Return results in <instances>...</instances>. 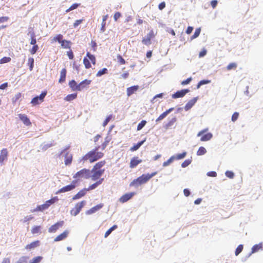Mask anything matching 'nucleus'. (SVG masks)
Masks as SVG:
<instances>
[{
    "mask_svg": "<svg viewBox=\"0 0 263 263\" xmlns=\"http://www.w3.org/2000/svg\"><path fill=\"white\" fill-rule=\"evenodd\" d=\"M157 173V172H155L152 174L148 173L147 174H143L131 182L129 185L130 186H135L137 187L141 184L147 182L151 178L155 176Z\"/></svg>",
    "mask_w": 263,
    "mask_h": 263,
    "instance_id": "obj_1",
    "label": "nucleus"
},
{
    "mask_svg": "<svg viewBox=\"0 0 263 263\" xmlns=\"http://www.w3.org/2000/svg\"><path fill=\"white\" fill-rule=\"evenodd\" d=\"M99 148V146L96 147L94 149L88 152L82 158V160L84 161L89 160L90 162L92 163L102 158L103 154L98 152Z\"/></svg>",
    "mask_w": 263,
    "mask_h": 263,
    "instance_id": "obj_2",
    "label": "nucleus"
},
{
    "mask_svg": "<svg viewBox=\"0 0 263 263\" xmlns=\"http://www.w3.org/2000/svg\"><path fill=\"white\" fill-rule=\"evenodd\" d=\"M69 148V146H67L64 149L61 150L60 153L58 155L59 157H61L63 155H64L65 157V164L66 165H68L71 163L72 162V155L69 154L68 152H66V151Z\"/></svg>",
    "mask_w": 263,
    "mask_h": 263,
    "instance_id": "obj_3",
    "label": "nucleus"
},
{
    "mask_svg": "<svg viewBox=\"0 0 263 263\" xmlns=\"http://www.w3.org/2000/svg\"><path fill=\"white\" fill-rule=\"evenodd\" d=\"M90 177V171L86 168H83L78 172L74 176V178H83L88 179Z\"/></svg>",
    "mask_w": 263,
    "mask_h": 263,
    "instance_id": "obj_4",
    "label": "nucleus"
},
{
    "mask_svg": "<svg viewBox=\"0 0 263 263\" xmlns=\"http://www.w3.org/2000/svg\"><path fill=\"white\" fill-rule=\"evenodd\" d=\"M86 201L85 200L77 203L76 204L74 208L71 210V214L74 216H77L80 213V212L83 208V206L86 204Z\"/></svg>",
    "mask_w": 263,
    "mask_h": 263,
    "instance_id": "obj_5",
    "label": "nucleus"
},
{
    "mask_svg": "<svg viewBox=\"0 0 263 263\" xmlns=\"http://www.w3.org/2000/svg\"><path fill=\"white\" fill-rule=\"evenodd\" d=\"M76 183H77L76 180L72 181V182L70 184H68L65 186H64V187H62L61 189H60L59 190H58L56 192V194H60L62 193H65V192L72 191L76 187Z\"/></svg>",
    "mask_w": 263,
    "mask_h": 263,
    "instance_id": "obj_6",
    "label": "nucleus"
},
{
    "mask_svg": "<svg viewBox=\"0 0 263 263\" xmlns=\"http://www.w3.org/2000/svg\"><path fill=\"white\" fill-rule=\"evenodd\" d=\"M155 36L153 30H151L150 32L145 36L142 40L143 44L146 46H149L151 44V39L154 38Z\"/></svg>",
    "mask_w": 263,
    "mask_h": 263,
    "instance_id": "obj_7",
    "label": "nucleus"
},
{
    "mask_svg": "<svg viewBox=\"0 0 263 263\" xmlns=\"http://www.w3.org/2000/svg\"><path fill=\"white\" fill-rule=\"evenodd\" d=\"M190 91L188 89H182L176 91L175 93L172 95V98L173 99H177L179 98H182L184 97L187 93Z\"/></svg>",
    "mask_w": 263,
    "mask_h": 263,
    "instance_id": "obj_8",
    "label": "nucleus"
},
{
    "mask_svg": "<svg viewBox=\"0 0 263 263\" xmlns=\"http://www.w3.org/2000/svg\"><path fill=\"white\" fill-rule=\"evenodd\" d=\"M64 221H61L57 222L51 226L48 232L49 233H55L60 228L62 227L63 225Z\"/></svg>",
    "mask_w": 263,
    "mask_h": 263,
    "instance_id": "obj_9",
    "label": "nucleus"
},
{
    "mask_svg": "<svg viewBox=\"0 0 263 263\" xmlns=\"http://www.w3.org/2000/svg\"><path fill=\"white\" fill-rule=\"evenodd\" d=\"M135 195V192H131L129 193L125 194L122 196L120 199L119 201L120 202L124 203L127 202L128 200L130 199L134 195Z\"/></svg>",
    "mask_w": 263,
    "mask_h": 263,
    "instance_id": "obj_10",
    "label": "nucleus"
},
{
    "mask_svg": "<svg viewBox=\"0 0 263 263\" xmlns=\"http://www.w3.org/2000/svg\"><path fill=\"white\" fill-rule=\"evenodd\" d=\"M104 172V169L94 171L93 172H92L93 174L91 176V179L94 181L97 180L103 175Z\"/></svg>",
    "mask_w": 263,
    "mask_h": 263,
    "instance_id": "obj_11",
    "label": "nucleus"
},
{
    "mask_svg": "<svg viewBox=\"0 0 263 263\" xmlns=\"http://www.w3.org/2000/svg\"><path fill=\"white\" fill-rule=\"evenodd\" d=\"M102 207H103L102 204H99L91 208L90 209L86 211V214L89 215L93 214V213H96L97 211L100 210Z\"/></svg>",
    "mask_w": 263,
    "mask_h": 263,
    "instance_id": "obj_12",
    "label": "nucleus"
},
{
    "mask_svg": "<svg viewBox=\"0 0 263 263\" xmlns=\"http://www.w3.org/2000/svg\"><path fill=\"white\" fill-rule=\"evenodd\" d=\"M91 80L87 79L82 81L78 84V88H77L78 91H81L83 89L85 88L86 86L89 85L91 83Z\"/></svg>",
    "mask_w": 263,
    "mask_h": 263,
    "instance_id": "obj_13",
    "label": "nucleus"
},
{
    "mask_svg": "<svg viewBox=\"0 0 263 263\" xmlns=\"http://www.w3.org/2000/svg\"><path fill=\"white\" fill-rule=\"evenodd\" d=\"M198 99L197 97H195L190 101H189L184 106V109L186 111H187L190 109H191L194 105L195 104V103L197 102Z\"/></svg>",
    "mask_w": 263,
    "mask_h": 263,
    "instance_id": "obj_14",
    "label": "nucleus"
},
{
    "mask_svg": "<svg viewBox=\"0 0 263 263\" xmlns=\"http://www.w3.org/2000/svg\"><path fill=\"white\" fill-rule=\"evenodd\" d=\"M142 162V160L139 159L138 157H133L130 162V167L134 168Z\"/></svg>",
    "mask_w": 263,
    "mask_h": 263,
    "instance_id": "obj_15",
    "label": "nucleus"
},
{
    "mask_svg": "<svg viewBox=\"0 0 263 263\" xmlns=\"http://www.w3.org/2000/svg\"><path fill=\"white\" fill-rule=\"evenodd\" d=\"M8 152L7 149L4 148L1 151L0 154V163L2 165L4 161L7 158Z\"/></svg>",
    "mask_w": 263,
    "mask_h": 263,
    "instance_id": "obj_16",
    "label": "nucleus"
},
{
    "mask_svg": "<svg viewBox=\"0 0 263 263\" xmlns=\"http://www.w3.org/2000/svg\"><path fill=\"white\" fill-rule=\"evenodd\" d=\"M138 85H134L127 88V95L128 97L130 96L134 93H135L136 91L139 89Z\"/></svg>",
    "mask_w": 263,
    "mask_h": 263,
    "instance_id": "obj_17",
    "label": "nucleus"
},
{
    "mask_svg": "<svg viewBox=\"0 0 263 263\" xmlns=\"http://www.w3.org/2000/svg\"><path fill=\"white\" fill-rule=\"evenodd\" d=\"M68 234H69V232L68 231L66 230L64 232L61 233L60 235L57 236L54 238V241H59L65 239L67 237Z\"/></svg>",
    "mask_w": 263,
    "mask_h": 263,
    "instance_id": "obj_18",
    "label": "nucleus"
},
{
    "mask_svg": "<svg viewBox=\"0 0 263 263\" xmlns=\"http://www.w3.org/2000/svg\"><path fill=\"white\" fill-rule=\"evenodd\" d=\"M86 189L81 190L72 197V200H77L83 197L86 194Z\"/></svg>",
    "mask_w": 263,
    "mask_h": 263,
    "instance_id": "obj_19",
    "label": "nucleus"
},
{
    "mask_svg": "<svg viewBox=\"0 0 263 263\" xmlns=\"http://www.w3.org/2000/svg\"><path fill=\"white\" fill-rule=\"evenodd\" d=\"M20 119L26 125H29L31 124V122L27 117V116L25 115L20 114L19 115Z\"/></svg>",
    "mask_w": 263,
    "mask_h": 263,
    "instance_id": "obj_20",
    "label": "nucleus"
},
{
    "mask_svg": "<svg viewBox=\"0 0 263 263\" xmlns=\"http://www.w3.org/2000/svg\"><path fill=\"white\" fill-rule=\"evenodd\" d=\"M66 76V69L65 68H63L60 72V78L59 80V82L60 83H62L65 81Z\"/></svg>",
    "mask_w": 263,
    "mask_h": 263,
    "instance_id": "obj_21",
    "label": "nucleus"
},
{
    "mask_svg": "<svg viewBox=\"0 0 263 263\" xmlns=\"http://www.w3.org/2000/svg\"><path fill=\"white\" fill-rule=\"evenodd\" d=\"M262 246L263 245L262 242L254 245L251 249V253H254L258 252L260 250H262Z\"/></svg>",
    "mask_w": 263,
    "mask_h": 263,
    "instance_id": "obj_22",
    "label": "nucleus"
},
{
    "mask_svg": "<svg viewBox=\"0 0 263 263\" xmlns=\"http://www.w3.org/2000/svg\"><path fill=\"white\" fill-rule=\"evenodd\" d=\"M105 164V161H101L98 163H97L93 166V168L91 170V172H93L95 170H99L100 168L103 167Z\"/></svg>",
    "mask_w": 263,
    "mask_h": 263,
    "instance_id": "obj_23",
    "label": "nucleus"
},
{
    "mask_svg": "<svg viewBox=\"0 0 263 263\" xmlns=\"http://www.w3.org/2000/svg\"><path fill=\"white\" fill-rule=\"evenodd\" d=\"M176 121H177L176 117H173L172 119H171L169 120L168 123H167L166 124H165L164 125V127L166 129L169 128L170 127H171V126H172L173 125V124L176 122Z\"/></svg>",
    "mask_w": 263,
    "mask_h": 263,
    "instance_id": "obj_24",
    "label": "nucleus"
},
{
    "mask_svg": "<svg viewBox=\"0 0 263 263\" xmlns=\"http://www.w3.org/2000/svg\"><path fill=\"white\" fill-rule=\"evenodd\" d=\"M145 141L146 139L145 138L143 140L138 142L137 144L130 147V151L134 152L138 150Z\"/></svg>",
    "mask_w": 263,
    "mask_h": 263,
    "instance_id": "obj_25",
    "label": "nucleus"
},
{
    "mask_svg": "<svg viewBox=\"0 0 263 263\" xmlns=\"http://www.w3.org/2000/svg\"><path fill=\"white\" fill-rule=\"evenodd\" d=\"M39 245H40V241L39 240H36V241L31 242V243H30L29 245H27L25 247V248L26 249L31 250V249H34V248L38 247L39 246Z\"/></svg>",
    "mask_w": 263,
    "mask_h": 263,
    "instance_id": "obj_26",
    "label": "nucleus"
},
{
    "mask_svg": "<svg viewBox=\"0 0 263 263\" xmlns=\"http://www.w3.org/2000/svg\"><path fill=\"white\" fill-rule=\"evenodd\" d=\"M69 87L73 91H78L77 88H78V84L77 83L75 80H72L69 82Z\"/></svg>",
    "mask_w": 263,
    "mask_h": 263,
    "instance_id": "obj_27",
    "label": "nucleus"
},
{
    "mask_svg": "<svg viewBox=\"0 0 263 263\" xmlns=\"http://www.w3.org/2000/svg\"><path fill=\"white\" fill-rule=\"evenodd\" d=\"M213 137V135L211 133H208L205 135H203L201 139L200 140L201 141H207L210 140Z\"/></svg>",
    "mask_w": 263,
    "mask_h": 263,
    "instance_id": "obj_28",
    "label": "nucleus"
},
{
    "mask_svg": "<svg viewBox=\"0 0 263 263\" xmlns=\"http://www.w3.org/2000/svg\"><path fill=\"white\" fill-rule=\"evenodd\" d=\"M46 209H47L46 208V206L44 203L42 205H37L35 209H34L32 211V212H37V211H43Z\"/></svg>",
    "mask_w": 263,
    "mask_h": 263,
    "instance_id": "obj_29",
    "label": "nucleus"
},
{
    "mask_svg": "<svg viewBox=\"0 0 263 263\" xmlns=\"http://www.w3.org/2000/svg\"><path fill=\"white\" fill-rule=\"evenodd\" d=\"M77 97V93H74L67 95L65 98V100L66 101H71L75 99Z\"/></svg>",
    "mask_w": 263,
    "mask_h": 263,
    "instance_id": "obj_30",
    "label": "nucleus"
},
{
    "mask_svg": "<svg viewBox=\"0 0 263 263\" xmlns=\"http://www.w3.org/2000/svg\"><path fill=\"white\" fill-rule=\"evenodd\" d=\"M117 228V225H114L112 226L110 228H109L105 233L104 237L106 238L108 237L110 233L115 230H116Z\"/></svg>",
    "mask_w": 263,
    "mask_h": 263,
    "instance_id": "obj_31",
    "label": "nucleus"
},
{
    "mask_svg": "<svg viewBox=\"0 0 263 263\" xmlns=\"http://www.w3.org/2000/svg\"><path fill=\"white\" fill-rule=\"evenodd\" d=\"M186 155V152H184L181 154H177L176 155H173L175 157V160H181L183 159Z\"/></svg>",
    "mask_w": 263,
    "mask_h": 263,
    "instance_id": "obj_32",
    "label": "nucleus"
},
{
    "mask_svg": "<svg viewBox=\"0 0 263 263\" xmlns=\"http://www.w3.org/2000/svg\"><path fill=\"white\" fill-rule=\"evenodd\" d=\"M175 160V157L172 156L171 157L166 161H165L163 163L162 166L163 167H166L168 166L171 163H172L173 161Z\"/></svg>",
    "mask_w": 263,
    "mask_h": 263,
    "instance_id": "obj_33",
    "label": "nucleus"
},
{
    "mask_svg": "<svg viewBox=\"0 0 263 263\" xmlns=\"http://www.w3.org/2000/svg\"><path fill=\"white\" fill-rule=\"evenodd\" d=\"M206 153V149L203 146H200L197 152V155L198 156H202L204 155Z\"/></svg>",
    "mask_w": 263,
    "mask_h": 263,
    "instance_id": "obj_34",
    "label": "nucleus"
},
{
    "mask_svg": "<svg viewBox=\"0 0 263 263\" xmlns=\"http://www.w3.org/2000/svg\"><path fill=\"white\" fill-rule=\"evenodd\" d=\"M107 72H108L107 69L106 68H104L102 69H101L99 71H98V72L96 74V76L98 77H100L103 74L107 73Z\"/></svg>",
    "mask_w": 263,
    "mask_h": 263,
    "instance_id": "obj_35",
    "label": "nucleus"
},
{
    "mask_svg": "<svg viewBox=\"0 0 263 263\" xmlns=\"http://www.w3.org/2000/svg\"><path fill=\"white\" fill-rule=\"evenodd\" d=\"M200 32H201L200 28H198L196 29L194 33V34L191 36V39L192 40H194V39L197 38L199 35Z\"/></svg>",
    "mask_w": 263,
    "mask_h": 263,
    "instance_id": "obj_36",
    "label": "nucleus"
},
{
    "mask_svg": "<svg viewBox=\"0 0 263 263\" xmlns=\"http://www.w3.org/2000/svg\"><path fill=\"white\" fill-rule=\"evenodd\" d=\"M87 57H88L89 61H90L93 64L95 65L96 64V58L93 55L91 54L89 52H87Z\"/></svg>",
    "mask_w": 263,
    "mask_h": 263,
    "instance_id": "obj_37",
    "label": "nucleus"
},
{
    "mask_svg": "<svg viewBox=\"0 0 263 263\" xmlns=\"http://www.w3.org/2000/svg\"><path fill=\"white\" fill-rule=\"evenodd\" d=\"M83 63L86 68L88 69L91 67V64L88 58L85 57L83 59Z\"/></svg>",
    "mask_w": 263,
    "mask_h": 263,
    "instance_id": "obj_38",
    "label": "nucleus"
},
{
    "mask_svg": "<svg viewBox=\"0 0 263 263\" xmlns=\"http://www.w3.org/2000/svg\"><path fill=\"white\" fill-rule=\"evenodd\" d=\"M80 5V4L74 3V4H72L68 9H67L66 10V12L67 13H68L71 10H74V9H77Z\"/></svg>",
    "mask_w": 263,
    "mask_h": 263,
    "instance_id": "obj_39",
    "label": "nucleus"
},
{
    "mask_svg": "<svg viewBox=\"0 0 263 263\" xmlns=\"http://www.w3.org/2000/svg\"><path fill=\"white\" fill-rule=\"evenodd\" d=\"M163 96H164V93H159L158 95H156V96H155L153 97V98L151 102L153 103H154L157 102V99H158V98H162Z\"/></svg>",
    "mask_w": 263,
    "mask_h": 263,
    "instance_id": "obj_40",
    "label": "nucleus"
},
{
    "mask_svg": "<svg viewBox=\"0 0 263 263\" xmlns=\"http://www.w3.org/2000/svg\"><path fill=\"white\" fill-rule=\"evenodd\" d=\"M41 229V226H34L31 230V233L33 234L40 233Z\"/></svg>",
    "mask_w": 263,
    "mask_h": 263,
    "instance_id": "obj_41",
    "label": "nucleus"
},
{
    "mask_svg": "<svg viewBox=\"0 0 263 263\" xmlns=\"http://www.w3.org/2000/svg\"><path fill=\"white\" fill-rule=\"evenodd\" d=\"M43 257L42 256H37L32 258L29 261V263H39L42 259Z\"/></svg>",
    "mask_w": 263,
    "mask_h": 263,
    "instance_id": "obj_42",
    "label": "nucleus"
},
{
    "mask_svg": "<svg viewBox=\"0 0 263 263\" xmlns=\"http://www.w3.org/2000/svg\"><path fill=\"white\" fill-rule=\"evenodd\" d=\"M147 122L145 120H142L139 123L137 126V130H140L146 125Z\"/></svg>",
    "mask_w": 263,
    "mask_h": 263,
    "instance_id": "obj_43",
    "label": "nucleus"
},
{
    "mask_svg": "<svg viewBox=\"0 0 263 263\" xmlns=\"http://www.w3.org/2000/svg\"><path fill=\"white\" fill-rule=\"evenodd\" d=\"M28 65L29 66V69L31 71L34 66V59L32 58H29L28 59Z\"/></svg>",
    "mask_w": 263,
    "mask_h": 263,
    "instance_id": "obj_44",
    "label": "nucleus"
},
{
    "mask_svg": "<svg viewBox=\"0 0 263 263\" xmlns=\"http://www.w3.org/2000/svg\"><path fill=\"white\" fill-rule=\"evenodd\" d=\"M36 40L35 37V34L34 32H32L31 33V42L30 44L34 45H36Z\"/></svg>",
    "mask_w": 263,
    "mask_h": 263,
    "instance_id": "obj_45",
    "label": "nucleus"
},
{
    "mask_svg": "<svg viewBox=\"0 0 263 263\" xmlns=\"http://www.w3.org/2000/svg\"><path fill=\"white\" fill-rule=\"evenodd\" d=\"M41 102L40 100H39L36 96L34 97L31 101V103L33 105H37Z\"/></svg>",
    "mask_w": 263,
    "mask_h": 263,
    "instance_id": "obj_46",
    "label": "nucleus"
},
{
    "mask_svg": "<svg viewBox=\"0 0 263 263\" xmlns=\"http://www.w3.org/2000/svg\"><path fill=\"white\" fill-rule=\"evenodd\" d=\"M192 162V160L186 159L181 164V167L183 168L189 166Z\"/></svg>",
    "mask_w": 263,
    "mask_h": 263,
    "instance_id": "obj_47",
    "label": "nucleus"
},
{
    "mask_svg": "<svg viewBox=\"0 0 263 263\" xmlns=\"http://www.w3.org/2000/svg\"><path fill=\"white\" fill-rule=\"evenodd\" d=\"M243 250V245H239L237 248H236L235 254L236 256H237L238 254H239L241 251Z\"/></svg>",
    "mask_w": 263,
    "mask_h": 263,
    "instance_id": "obj_48",
    "label": "nucleus"
},
{
    "mask_svg": "<svg viewBox=\"0 0 263 263\" xmlns=\"http://www.w3.org/2000/svg\"><path fill=\"white\" fill-rule=\"evenodd\" d=\"M54 144L52 143H47L42 145V150L46 151L48 148L53 146Z\"/></svg>",
    "mask_w": 263,
    "mask_h": 263,
    "instance_id": "obj_49",
    "label": "nucleus"
},
{
    "mask_svg": "<svg viewBox=\"0 0 263 263\" xmlns=\"http://www.w3.org/2000/svg\"><path fill=\"white\" fill-rule=\"evenodd\" d=\"M61 46L65 48H69V41H67L66 40H63L61 42Z\"/></svg>",
    "mask_w": 263,
    "mask_h": 263,
    "instance_id": "obj_50",
    "label": "nucleus"
},
{
    "mask_svg": "<svg viewBox=\"0 0 263 263\" xmlns=\"http://www.w3.org/2000/svg\"><path fill=\"white\" fill-rule=\"evenodd\" d=\"M225 175L227 177L230 179H232L234 177V173L233 172L230 171H226Z\"/></svg>",
    "mask_w": 263,
    "mask_h": 263,
    "instance_id": "obj_51",
    "label": "nucleus"
},
{
    "mask_svg": "<svg viewBox=\"0 0 263 263\" xmlns=\"http://www.w3.org/2000/svg\"><path fill=\"white\" fill-rule=\"evenodd\" d=\"M62 39H63V35L61 34H59L57 35V36H55V37H54L53 40L55 41H58L59 43H61V42L63 41Z\"/></svg>",
    "mask_w": 263,
    "mask_h": 263,
    "instance_id": "obj_52",
    "label": "nucleus"
},
{
    "mask_svg": "<svg viewBox=\"0 0 263 263\" xmlns=\"http://www.w3.org/2000/svg\"><path fill=\"white\" fill-rule=\"evenodd\" d=\"M11 60V58L9 57H4L0 60L1 64H4L10 62Z\"/></svg>",
    "mask_w": 263,
    "mask_h": 263,
    "instance_id": "obj_53",
    "label": "nucleus"
},
{
    "mask_svg": "<svg viewBox=\"0 0 263 263\" xmlns=\"http://www.w3.org/2000/svg\"><path fill=\"white\" fill-rule=\"evenodd\" d=\"M47 92L46 91L42 92L40 96H36L39 100H40L41 102H43L44 98L46 96Z\"/></svg>",
    "mask_w": 263,
    "mask_h": 263,
    "instance_id": "obj_54",
    "label": "nucleus"
},
{
    "mask_svg": "<svg viewBox=\"0 0 263 263\" xmlns=\"http://www.w3.org/2000/svg\"><path fill=\"white\" fill-rule=\"evenodd\" d=\"M110 141V139L107 137L106 138H105V141L104 142V143L102 144V149H104L105 148V147L107 146V145H108V142H109Z\"/></svg>",
    "mask_w": 263,
    "mask_h": 263,
    "instance_id": "obj_55",
    "label": "nucleus"
},
{
    "mask_svg": "<svg viewBox=\"0 0 263 263\" xmlns=\"http://www.w3.org/2000/svg\"><path fill=\"white\" fill-rule=\"evenodd\" d=\"M112 115H110L109 116H108L106 118V119L104 120V121L103 122V126L104 127H105L107 124L110 121V120L112 119Z\"/></svg>",
    "mask_w": 263,
    "mask_h": 263,
    "instance_id": "obj_56",
    "label": "nucleus"
},
{
    "mask_svg": "<svg viewBox=\"0 0 263 263\" xmlns=\"http://www.w3.org/2000/svg\"><path fill=\"white\" fill-rule=\"evenodd\" d=\"M167 116V115L165 112H163L162 114H161L159 117L156 119V122H158L162 120H163L164 118H165Z\"/></svg>",
    "mask_w": 263,
    "mask_h": 263,
    "instance_id": "obj_57",
    "label": "nucleus"
},
{
    "mask_svg": "<svg viewBox=\"0 0 263 263\" xmlns=\"http://www.w3.org/2000/svg\"><path fill=\"white\" fill-rule=\"evenodd\" d=\"M239 117V113L237 112H235L232 116L231 120L233 122H235Z\"/></svg>",
    "mask_w": 263,
    "mask_h": 263,
    "instance_id": "obj_58",
    "label": "nucleus"
},
{
    "mask_svg": "<svg viewBox=\"0 0 263 263\" xmlns=\"http://www.w3.org/2000/svg\"><path fill=\"white\" fill-rule=\"evenodd\" d=\"M117 60L119 63L121 64H124L125 63V60L122 58L121 55H118Z\"/></svg>",
    "mask_w": 263,
    "mask_h": 263,
    "instance_id": "obj_59",
    "label": "nucleus"
},
{
    "mask_svg": "<svg viewBox=\"0 0 263 263\" xmlns=\"http://www.w3.org/2000/svg\"><path fill=\"white\" fill-rule=\"evenodd\" d=\"M99 183V182H97L94 183L93 184L90 185L89 187H88V189H86V190L89 191V190H92L95 189L98 186H99V185H98Z\"/></svg>",
    "mask_w": 263,
    "mask_h": 263,
    "instance_id": "obj_60",
    "label": "nucleus"
},
{
    "mask_svg": "<svg viewBox=\"0 0 263 263\" xmlns=\"http://www.w3.org/2000/svg\"><path fill=\"white\" fill-rule=\"evenodd\" d=\"M236 67H237L236 64H235V63H231L227 66V68L228 70H230L233 68H236Z\"/></svg>",
    "mask_w": 263,
    "mask_h": 263,
    "instance_id": "obj_61",
    "label": "nucleus"
},
{
    "mask_svg": "<svg viewBox=\"0 0 263 263\" xmlns=\"http://www.w3.org/2000/svg\"><path fill=\"white\" fill-rule=\"evenodd\" d=\"M38 49H39L38 46L37 45H34V46H33L32 49L30 50V53L32 54H34L36 53V52L37 51Z\"/></svg>",
    "mask_w": 263,
    "mask_h": 263,
    "instance_id": "obj_62",
    "label": "nucleus"
},
{
    "mask_svg": "<svg viewBox=\"0 0 263 263\" xmlns=\"http://www.w3.org/2000/svg\"><path fill=\"white\" fill-rule=\"evenodd\" d=\"M206 175L209 177H215L217 176V173L215 171H210L207 173Z\"/></svg>",
    "mask_w": 263,
    "mask_h": 263,
    "instance_id": "obj_63",
    "label": "nucleus"
},
{
    "mask_svg": "<svg viewBox=\"0 0 263 263\" xmlns=\"http://www.w3.org/2000/svg\"><path fill=\"white\" fill-rule=\"evenodd\" d=\"M191 81H192V78L191 77L187 79H186L185 80L182 81L181 84L182 85H187V84H189Z\"/></svg>",
    "mask_w": 263,
    "mask_h": 263,
    "instance_id": "obj_64",
    "label": "nucleus"
}]
</instances>
